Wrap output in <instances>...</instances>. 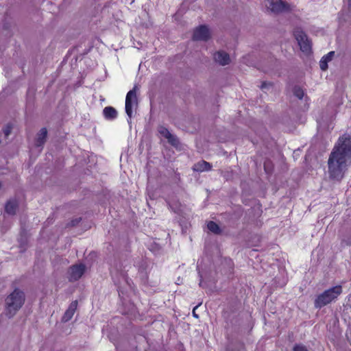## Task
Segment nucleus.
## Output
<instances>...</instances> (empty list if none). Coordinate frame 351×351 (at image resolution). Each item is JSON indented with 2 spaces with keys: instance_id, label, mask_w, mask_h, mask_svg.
<instances>
[{
  "instance_id": "6",
  "label": "nucleus",
  "mask_w": 351,
  "mask_h": 351,
  "mask_svg": "<svg viewBox=\"0 0 351 351\" xmlns=\"http://www.w3.org/2000/svg\"><path fill=\"white\" fill-rule=\"evenodd\" d=\"M294 36L300 47V49L306 53H309L311 50V44L306 35L302 31H296Z\"/></svg>"
},
{
  "instance_id": "17",
  "label": "nucleus",
  "mask_w": 351,
  "mask_h": 351,
  "mask_svg": "<svg viewBox=\"0 0 351 351\" xmlns=\"http://www.w3.org/2000/svg\"><path fill=\"white\" fill-rule=\"evenodd\" d=\"M208 229L213 233L219 234L220 232L219 226L214 221H209L207 224Z\"/></svg>"
},
{
  "instance_id": "18",
  "label": "nucleus",
  "mask_w": 351,
  "mask_h": 351,
  "mask_svg": "<svg viewBox=\"0 0 351 351\" xmlns=\"http://www.w3.org/2000/svg\"><path fill=\"white\" fill-rule=\"evenodd\" d=\"M293 94L300 99H302L304 97V91L300 86H295L293 88Z\"/></svg>"
},
{
  "instance_id": "4",
  "label": "nucleus",
  "mask_w": 351,
  "mask_h": 351,
  "mask_svg": "<svg viewBox=\"0 0 351 351\" xmlns=\"http://www.w3.org/2000/svg\"><path fill=\"white\" fill-rule=\"evenodd\" d=\"M265 7L274 13H280L291 10V5L281 0H266Z\"/></svg>"
},
{
  "instance_id": "12",
  "label": "nucleus",
  "mask_w": 351,
  "mask_h": 351,
  "mask_svg": "<svg viewBox=\"0 0 351 351\" xmlns=\"http://www.w3.org/2000/svg\"><path fill=\"white\" fill-rule=\"evenodd\" d=\"M158 132L162 136L166 138L168 140V141L172 145H176V143L178 142L176 137L171 134L170 132L168 130V129H167L166 128L163 126L159 127Z\"/></svg>"
},
{
  "instance_id": "23",
  "label": "nucleus",
  "mask_w": 351,
  "mask_h": 351,
  "mask_svg": "<svg viewBox=\"0 0 351 351\" xmlns=\"http://www.w3.org/2000/svg\"><path fill=\"white\" fill-rule=\"evenodd\" d=\"M199 285L200 287H203V282H202V279L200 280V282H199Z\"/></svg>"
},
{
  "instance_id": "20",
  "label": "nucleus",
  "mask_w": 351,
  "mask_h": 351,
  "mask_svg": "<svg viewBox=\"0 0 351 351\" xmlns=\"http://www.w3.org/2000/svg\"><path fill=\"white\" fill-rule=\"evenodd\" d=\"M11 130H12V127L10 125H7L3 130V133H4L5 136H6V137L8 136L11 133Z\"/></svg>"
},
{
  "instance_id": "9",
  "label": "nucleus",
  "mask_w": 351,
  "mask_h": 351,
  "mask_svg": "<svg viewBox=\"0 0 351 351\" xmlns=\"http://www.w3.org/2000/svg\"><path fill=\"white\" fill-rule=\"evenodd\" d=\"M214 59L220 65L225 66L230 62V56L223 51H219L214 54Z\"/></svg>"
},
{
  "instance_id": "10",
  "label": "nucleus",
  "mask_w": 351,
  "mask_h": 351,
  "mask_svg": "<svg viewBox=\"0 0 351 351\" xmlns=\"http://www.w3.org/2000/svg\"><path fill=\"white\" fill-rule=\"evenodd\" d=\"M77 306V300L73 301L68 309L65 311L64 315L62 317V322H69L73 316Z\"/></svg>"
},
{
  "instance_id": "22",
  "label": "nucleus",
  "mask_w": 351,
  "mask_h": 351,
  "mask_svg": "<svg viewBox=\"0 0 351 351\" xmlns=\"http://www.w3.org/2000/svg\"><path fill=\"white\" fill-rule=\"evenodd\" d=\"M198 306H199V305L196 306L193 308V316H194V317H198V315L195 313V310H196V308H197Z\"/></svg>"
},
{
  "instance_id": "7",
  "label": "nucleus",
  "mask_w": 351,
  "mask_h": 351,
  "mask_svg": "<svg viewBox=\"0 0 351 351\" xmlns=\"http://www.w3.org/2000/svg\"><path fill=\"white\" fill-rule=\"evenodd\" d=\"M85 270L86 267L82 263L71 266L68 271L69 281L73 282L79 280L85 272Z\"/></svg>"
},
{
  "instance_id": "3",
  "label": "nucleus",
  "mask_w": 351,
  "mask_h": 351,
  "mask_svg": "<svg viewBox=\"0 0 351 351\" xmlns=\"http://www.w3.org/2000/svg\"><path fill=\"white\" fill-rule=\"evenodd\" d=\"M343 289L341 285L332 287L325 290L323 293L318 295L314 302L316 308H321L327 304L335 302L338 297L342 293Z\"/></svg>"
},
{
  "instance_id": "5",
  "label": "nucleus",
  "mask_w": 351,
  "mask_h": 351,
  "mask_svg": "<svg viewBox=\"0 0 351 351\" xmlns=\"http://www.w3.org/2000/svg\"><path fill=\"white\" fill-rule=\"evenodd\" d=\"M138 99L136 96V86H135L130 90L125 97V112L130 119L132 117V109L134 107L137 106Z\"/></svg>"
},
{
  "instance_id": "8",
  "label": "nucleus",
  "mask_w": 351,
  "mask_h": 351,
  "mask_svg": "<svg viewBox=\"0 0 351 351\" xmlns=\"http://www.w3.org/2000/svg\"><path fill=\"white\" fill-rule=\"evenodd\" d=\"M210 36V33L208 27L200 25L194 30L193 38L194 40L206 41Z\"/></svg>"
},
{
  "instance_id": "15",
  "label": "nucleus",
  "mask_w": 351,
  "mask_h": 351,
  "mask_svg": "<svg viewBox=\"0 0 351 351\" xmlns=\"http://www.w3.org/2000/svg\"><path fill=\"white\" fill-rule=\"evenodd\" d=\"M18 207V203L16 199L9 200L5 206V212L9 215H14Z\"/></svg>"
},
{
  "instance_id": "16",
  "label": "nucleus",
  "mask_w": 351,
  "mask_h": 351,
  "mask_svg": "<svg viewBox=\"0 0 351 351\" xmlns=\"http://www.w3.org/2000/svg\"><path fill=\"white\" fill-rule=\"evenodd\" d=\"M334 55L335 52L330 51L322 58L319 62V66L322 71H326L328 69V62L332 59Z\"/></svg>"
},
{
  "instance_id": "21",
  "label": "nucleus",
  "mask_w": 351,
  "mask_h": 351,
  "mask_svg": "<svg viewBox=\"0 0 351 351\" xmlns=\"http://www.w3.org/2000/svg\"><path fill=\"white\" fill-rule=\"evenodd\" d=\"M271 84H267L265 82H263L261 86V89H265V88H267V86H270Z\"/></svg>"
},
{
  "instance_id": "13",
  "label": "nucleus",
  "mask_w": 351,
  "mask_h": 351,
  "mask_svg": "<svg viewBox=\"0 0 351 351\" xmlns=\"http://www.w3.org/2000/svg\"><path fill=\"white\" fill-rule=\"evenodd\" d=\"M211 167L212 166L209 162L204 160H202L200 162L195 163L193 165V170L194 171L203 172L210 170Z\"/></svg>"
},
{
  "instance_id": "11",
  "label": "nucleus",
  "mask_w": 351,
  "mask_h": 351,
  "mask_svg": "<svg viewBox=\"0 0 351 351\" xmlns=\"http://www.w3.org/2000/svg\"><path fill=\"white\" fill-rule=\"evenodd\" d=\"M103 115L107 120H114L118 115L117 110L112 106L105 107L103 110Z\"/></svg>"
},
{
  "instance_id": "1",
  "label": "nucleus",
  "mask_w": 351,
  "mask_h": 351,
  "mask_svg": "<svg viewBox=\"0 0 351 351\" xmlns=\"http://www.w3.org/2000/svg\"><path fill=\"white\" fill-rule=\"evenodd\" d=\"M351 165V137L340 136L335 144L328 159V173L330 180L340 182Z\"/></svg>"
},
{
  "instance_id": "14",
  "label": "nucleus",
  "mask_w": 351,
  "mask_h": 351,
  "mask_svg": "<svg viewBox=\"0 0 351 351\" xmlns=\"http://www.w3.org/2000/svg\"><path fill=\"white\" fill-rule=\"evenodd\" d=\"M47 136V130L45 128L40 129L37 134L35 145L37 147H41L44 145L46 141Z\"/></svg>"
},
{
  "instance_id": "2",
  "label": "nucleus",
  "mask_w": 351,
  "mask_h": 351,
  "mask_svg": "<svg viewBox=\"0 0 351 351\" xmlns=\"http://www.w3.org/2000/svg\"><path fill=\"white\" fill-rule=\"evenodd\" d=\"M25 302L24 293L15 289L5 299V315L9 318L12 317L21 308Z\"/></svg>"
},
{
  "instance_id": "19",
  "label": "nucleus",
  "mask_w": 351,
  "mask_h": 351,
  "mask_svg": "<svg viewBox=\"0 0 351 351\" xmlns=\"http://www.w3.org/2000/svg\"><path fill=\"white\" fill-rule=\"evenodd\" d=\"M293 351H308L306 347L302 344H295L293 348Z\"/></svg>"
}]
</instances>
